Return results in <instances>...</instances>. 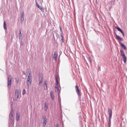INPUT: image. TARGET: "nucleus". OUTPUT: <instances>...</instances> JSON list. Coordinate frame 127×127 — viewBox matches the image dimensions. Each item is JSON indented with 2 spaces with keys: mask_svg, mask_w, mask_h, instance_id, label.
<instances>
[{
  "mask_svg": "<svg viewBox=\"0 0 127 127\" xmlns=\"http://www.w3.org/2000/svg\"><path fill=\"white\" fill-rule=\"evenodd\" d=\"M119 44H120L121 46L125 50H127V48L126 47L123 43L120 42Z\"/></svg>",
  "mask_w": 127,
  "mask_h": 127,
  "instance_id": "nucleus-12",
  "label": "nucleus"
},
{
  "mask_svg": "<svg viewBox=\"0 0 127 127\" xmlns=\"http://www.w3.org/2000/svg\"><path fill=\"white\" fill-rule=\"evenodd\" d=\"M59 27L60 29V30L61 32V33H63V32L62 31V28H61V26H60Z\"/></svg>",
  "mask_w": 127,
  "mask_h": 127,
  "instance_id": "nucleus-31",
  "label": "nucleus"
},
{
  "mask_svg": "<svg viewBox=\"0 0 127 127\" xmlns=\"http://www.w3.org/2000/svg\"><path fill=\"white\" fill-rule=\"evenodd\" d=\"M35 4H36V6L38 7V8H39V7L40 6H39L38 3L36 2V1H35Z\"/></svg>",
  "mask_w": 127,
  "mask_h": 127,
  "instance_id": "nucleus-28",
  "label": "nucleus"
},
{
  "mask_svg": "<svg viewBox=\"0 0 127 127\" xmlns=\"http://www.w3.org/2000/svg\"><path fill=\"white\" fill-rule=\"evenodd\" d=\"M43 80V77L41 76H39V77L38 78V81H39V85H41V83L42 82V81Z\"/></svg>",
  "mask_w": 127,
  "mask_h": 127,
  "instance_id": "nucleus-7",
  "label": "nucleus"
},
{
  "mask_svg": "<svg viewBox=\"0 0 127 127\" xmlns=\"http://www.w3.org/2000/svg\"><path fill=\"white\" fill-rule=\"evenodd\" d=\"M52 100H54V97H51Z\"/></svg>",
  "mask_w": 127,
  "mask_h": 127,
  "instance_id": "nucleus-35",
  "label": "nucleus"
},
{
  "mask_svg": "<svg viewBox=\"0 0 127 127\" xmlns=\"http://www.w3.org/2000/svg\"><path fill=\"white\" fill-rule=\"evenodd\" d=\"M58 97H59V100L58 101L59 102V104H61V98H60V95H58Z\"/></svg>",
  "mask_w": 127,
  "mask_h": 127,
  "instance_id": "nucleus-24",
  "label": "nucleus"
},
{
  "mask_svg": "<svg viewBox=\"0 0 127 127\" xmlns=\"http://www.w3.org/2000/svg\"><path fill=\"white\" fill-rule=\"evenodd\" d=\"M42 119H43V124L44 126H46L47 123V118L45 116H43L42 117Z\"/></svg>",
  "mask_w": 127,
  "mask_h": 127,
  "instance_id": "nucleus-6",
  "label": "nucleus"
},
{
  "mask_svg": "<svg viewBox=\"0 0 127 127\" xmlns=\"http://www.w3.org/2000/svg\"><path fill=\"white\" fill-rule=\"evenodd\" d=\"M122 58L123 60L124 61V63H125L126 62L127 58L125 55L124 56H122Z\"/></svg>",
  "mask_w": 127,
  "mask_h": 127,
  "instance_id": "nucleus-15",
  "label": "nucleus"
},
{
  "mask_svg": "<svg viewBox=\"0 0 127 127\" xmlns=\"http://www.w3.org/2000/svg\"><path fill=\"white\" fill-rule=\"evenodd\" d=\"M18 113L17 114V118H16V120L17 121H18L19 120V115H18V116L17 115Z\"/></svg>",
  "mask_w": 127,
  "mask_h": 127,
  "instance_id": "nucleus-27",
  "label": "nucleus"
},
{
  "mask_svg": "<svg viewBox=\"0 0 127 127\" xmlns=\"http://www.w3.org/2000/svg\"><path fill=\"white\" fill-rule=\"evenodd\" d=\"M26 92L25 89H23V90L22 94L23 95H24V94L26 93Z\"/></svg>",
  "mask_w": 127,
  "mask_h": 127,
  "instance_id": "nucleus-21",
  "label": "nucleus"
},
{
  "mask_svg": "<svg viewBox=\"0 0 127 127\" xmlns=\"http://www.w3.org/2000/svg\"><path fill=\"white\" fill-rule=\"evenodd\" d=\"M15 80L16 81V82L18 83L19 82V80L17 79V78H15Z\"/></svg>",
  "mask_w": 127,
  "mask_h": 127,
  "instance_id": "nucleus-32",
  "label": "nucleus"
},
{
  "mask_svg": "<svg viewBox=\"0 0 127 127\" xmlns=\"http://www.w3.org/2000/svg\"><path fill=\"white\" fill-rule=\"evenodd\" d=\"M21 45H23V44L22 43H21Z\"/></svg>",
  "mask_w": 127,
  "mask_h": 127,
  "instance_id": "nucleus-39",
  "label": "nucleus"
},
{
  "mask_svg": "<svg viewBox=\"0 0 127 127\" xmlns=\"http://www.w3.org/2000/svg\"><path fill=\"white\" fill-rule=\"evenodd\" d=\"M120 52L121 56H123L125 55L124 51L122 50H120Z\"/></svg>",
  "mask_w": 127,
  "mask_h": 127,
  "instance_id": "nucleus-19",
  "label": "nucleus"
},
{
  "mask_svg": "<svg viewBox=\"0 0 127 127\" xmlns=\"http://www.w3.org/2000/svg\"><path fill=\"white\" fill-rule=\"evenodd\" d=\"M38 8L40 9L42 12H44V10L43 8H42L40 6Z\"/></svg>",
  "mask_w": 127,
  "mask_h": 127,
  "instance_id": "nucleus-23",
  "label": "nucleus"
},
{
  "mask_svg": "<svg viewBox=\"0 0 127 127\" xmlns=\"http://www.w3.org/2000/svg\"><path fill=\"white\" fill-rule=\"evenodd\" d=\"M3 27L4 29L5 30V31H6L7 30V26L6 24L5 21H4V22Z\"/></svg>",
  "mask_w": 127,
  "mask_h": 127,
  "instance_id": "nucleus-17",
  "label": "nucleus"
},
{
  "mask_svg": "<svg viewBox=\"0 0 127 127\" xmlns=\"http://www.w3.org/2000/svg\"><path fill=\"white\" fill-rule=\"evenodd\" d=\"M35 4H36V6L38 7V8H39V7L40 6H39L38 3L36 2V1H35Z\"/></svg>",
  "mask_w": 127,
  "mask_h": 127,
  "instance_id": "nucleus-29",
  "label": "nucleus"
},
{
  "mask_svg": "<svg viewBox=\"0 0 127 127\" xmlns=\"http://www.w3.org/2000/svg\"><path fill=\"white\" fill-rule=\"evenodd\" d=\"M60 38H61V40H60V41L62 43L64 42V40L63 39V33H60Z\"/></svg>",
  "mask_w": 127,
  "mask_h": 127,
  "instance_id": "nucleus-9",
  "label": "nucleus"
},
{
  "mask_svg": "<svg viewBox=\"0 0 127 127\" xmlns=\"http://www.w3.org/2000/svg\"><path fill=\"white\" fill-rule=\"evenodd\" d=\"M88 61L90 63V64H91L92 63V61L91 58L89 57L88 58Z\"/></svg>",
  "mask_w": 127,
  "mask_h": 127,
  "instance_id": "nucleus-26",
  "label": "nucleus"
},
{
  "mask_svg": "<svg viewBox=\"0 0 127 127\" xmlns=\"http://www.w3.org/2000/svg\"><path fill=\"white\" fill-rule=\"evenodd\" d=\"M121 32L122 33V35H123V36L124 37V33L123 32V31H122Z\"/></svg>",
  "mask_w": 127,
  "mask_h": 127,
  "instance_id": "nucleus-33",
  "label": "nucleus"
},
{
  "mask_svg": "<svg viewBox=\"0 0 127 127\" xmlns=\"http://www.w3.org/2000/svg\"><path fill=\"white\" fill-rule=\"evenodd\" d=\"M23 74H25V72H24V71H23Z\"/></svg>",
  "mask_w": 127,
  "mask_h": 127,
  "instance_id": "nucleus-37",
  "label": "nucleus"
},
{
  "mask_svg": "<svg viewBox=\"0 0 127 127\" xmlns=\"http://www.w3.org/2000/svg\"><path fill=\"white\" fill-rule=\"evenodd\" d=\"M75 89L76 90V92L77 94L80 97V95H81L80 94V92L79 90L77 85H76L75 86Z\"/></svg>",
  "mask_w": 127,
  "mask_h": 127,
  "instance_id": "nucleus-4",
  "label": "nucleus"
},
{
  "mask_svg": "<svg viewBox=\"0 0 127 127\" xmlns=\"http://www.w3.org/2000/svg\"><path fill=\"white\" fill-rule=\"evenodd\" d=\"M115 33L116 36V37L117 38V39L119 40L120 41H123V38H121V37H120L117 34H116Z\"/></svg>",
  "mask_w": 127,
  "mask_h": 127,
  "instance_id": "nucleus-16",
  "label": "nucleus"
},
{
  "mask_svg": "<svg viewBox=\"0 0 127 127\" xmlns=\"http://www.w3.org/2000/svg\"><path fill=\"white\" fill-rule=\"evenodd\" d=\"M24 12L23 11L21 12V21L22 22H23V21L24 20Z\"/></svg>",
  "mask_w": 127,
  "mask_h": 127,
  "instance_id": "nucleus-10",
  "label": "nucleus"
},
{
  "mask_svg": "<svg viewBox=\"0 0 127 127\" xmlns=\"http://www.w3.org/2000/svg\"><path fill=\"white\" fill-rule=\"evenodd\" d=\"M58 56V53L56 51H55L54 52V58H55L56 60Z\"/></svg>",
  "mask_w": 127,
  "mask_h": 127,
  "instance_id": "nucleus-14",
  "label": "nucleus"
},
{
  "mask_svg": "<svg viewBox=\"0 0 127 127\" xmlns=\"http://www.w3.org/2000/svg\"><path fill=\"white\" fill-rule=\"evenodd\" d=\"M50 95L51 97L54 96V95L53 94L52 91H51L50 92Z\"/></svg>",
  "mask_w": 127,
  "mask_h": 127,
  "instance_id": "nucleus-22",
  "label": "nucleus"
},
{
  "mask_svg": "<svg viewBox=\"0 0 127 127\" xmlns=\"http://www.w3.org/2000/svg\"><path fill=\"white\" fill-rule=\"evenodd\" d=\"M56 79V84H55V88H57V91H58L59 90V88L58 87V77L56 75L55 76Z\"/></svg>",
  "mask_w": 127,
  "mask_h": 127,
  "instance_id": "nucleus-5",
  "label": "nucleus"
},
{
  "mask_svg": "<svg viewBox=\"0 0 127 127\" xmlns=\"http://www.w3.org/2000/svg\"><path fill=\"white\" fill-rule=\"evenodd\" d=\"M19 39H21V40H22V36H19Z\"/></svg>",
  "mask_w": 127,
  "mask_h": 127,
  "instance_id": "nucleus-34",
  "label": "nucleus"
},
{
  "mask_svg": "<svg viewBox=\"0 0 127 127\" xmlns=\"http://www.w3.org/2000/svg\"><path fill=\"white\" fill-rule=\"evenodd\" d=\"M14 111L13 109H11V111L9 114V120L11 122L13 121L14 120L13 117Z\"/></svg>",
  "mask_w": 127,
  "mask_h": 127,
  "instance_id": "nucleus-2",
  "label": "nucleus"
},
{
  "mask_svg": "<svg viewBox=\"0 0 127 127\" xmlns=\"http://www.w3.org/2000/svg\"><path fill=\"white\" fill-rule=\"evenodd\" d=\"M111 125H108V127H110Z\"/></svg>",
  "mask_w": 127,
  "mask_h": 127,
  "instance_id": "nucleus-38",
  "label": "nucleus"
},
{
  "mask_svg": "<svg viewBox=\"0 0 127 127\" xmlns=\"http://www.w3.org/2000/svg\"><path fill=\"white\" fill-rule=\"evenodd\" d=\"M15 96V97H16L17 98H18L19 97V92L17 90H16Z\"/></svg>",
  "mask_w": 127,
  "mask_h": 127,
  "instance_id": "nucleus-13",
  "label": "nucleus"
},
{
  "mask_svg": "<svg viewBox=\"0 0 127 127\" xmlns=\"http://www.w3.org/2000/svg\"><path fill=\"white\" fill-rule=\"evenodd\" d=\"M44 90H46L47 89V81L45 80V81L44 84Z\"/></svg>",
  "mask_w": 127,
  "mask_h": 127,
  "instance_id": "nucleus-11",
  "label": "nucleus"
},
{
  "mask_svg": "<svg viewBox=\"0 0 127 127\" xmlns=\"http://www.w3.org/2000/svg\"><path fill=\"white\" fill-rule=\"evenodd\" d=\"M108 112L109 115V118H111L112 114V110L109 108H108Z\"/></svg>",
  "mask_w": 127,
  "mask_h": 127,
  "instance_id": "nucleus-8",
  "label": "nucleus"
},
{
  "mask_svg": "<svg viewBox=\"0 0 127 127\" xmlns=\"http://www.w3.org/2000/svg\"><path fill=\"white\" fill-rule=\"evenodd\" d=\"M56 127H59V125L58 124H56Z\"/></svg>",
  "mask_w": 127,
  "mask_h": 127,
  "instance_id": "nucleus-36",
  "label": "nucleus"
},
{
  "mask_svg": "<svg viewBox=\"0 0 127 127\" xmlns=\"http://www.w3.org/2000/svg\"><path fill=\"white\" fill-rule=\"evenodd\" d=\"M45 110H46L48 109V106L46 105V102H45V105L44 106Z\"/></svg>",
  "mask_w": 127,
  "mask_h": 127,
  "instance_id": "nucleus-20",
  "label": "nucleus"
},
{
  "mask_svg": "<svg viewBox=\"0 0 127 127\" xmlns=\"http://www.w3.org/2000/svg\"><path fill=\"white\" fill-rule=\"evenodd\" d=\"M19 36H22V34L21 33V29H20L19 30Z\"/></svg>",
  "mask_w": 127,
  "mask_h": 127,
  "instance_id": "nucleus-30",
  "label": "nucleus"
},
{
  "mask_svg": "<svg viewBox=\"0 0 127 127\" xmlns=\"http://www.w3.org/2000/svg\"><path fill=\"white\" fill-rule=\"evenodd\" d=\"M115 28L117 29L118 30L121 32L122 31V30L118 27H115Z\"/></svg>",
  "mask_w": 127,
  "mask_h": 127,
  "instance_id": "nucleus-18",
  "label": "nucleus"
},
{
  "mask_svg": "<svg viewBox=\"0 0 127 127\" xmlns=\"http://www.w3.org/2000/svg\"><path fill=\"white\" fill-rule=\"evenodd\" d=\"M111 118H109V120L108 123V125H111V122L110 120Z\"/></svg>",
  "mask_w": 127,
  "mask_h": 127,
  "instance_id": "nucleus-25",
  "label": "nucleus"
},
{
  "mask_svg": "<svg viewBox=\"0 0 127 127\" xmlns=\"http://www.w3.org/2000/svg\"><path fill=\"white\" fill-rule=\"evenodd\" d=\"M31 73L30 72L28 76V78L27 81V87L29 88L30 86L31 85L32 80L31 79Z\"/></svg>",
  "mask_w": 127,
  "mask_h": 127,
  "instance_id": "nucleus-1",
  "label": "nucleus"
},
{
  "mask_svg": "<svg viewBox=\"0 0 127 127\" xmlns=\"http://www.w3.org/2000/svg\"><path fill=\"white\" fill-rule=\"evenodd\" d=\"M8 78V85H7V87L9 88H10L11 87V77H7Z\"/></svg>",
  "mask_w": 127,
  "mask_h": 127,
  "instance_id": "nucleus-3",
  "label": "nucleus"
}]
</instances>
